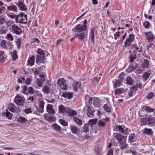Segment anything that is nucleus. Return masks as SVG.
Returning a JSON list of instances; mask_svg holds the SVG:
<instances>
[{
  "mask_svg": "<svg viewBox=\"0 0 155 155\" xmlns=\"http://www.w3.org/2000/svg\"><path fill=\"white\" fill-rule=\"evenodd\" d=\"M87 20L86 19L84 20L83 25L80 24L78 25L73 28L72 31L74 33L86 31L87 30Z\"/></svg>",
  "mask_w": 155,
  "mask_h": 155,
  "instance_id": "f257e3e1",
  "label": "nucleus"
},
{
  "mask_svg": "<svg viewBox=\"0 0 155 155\" xmlns=\"http://www.w3.org/2000/svg\"><path fill=\"white\" fill-rule=\"evenodd\" d=\"M85 103H89L90 104L93 103L94 107H99L100 106V102L97 97H90L89 96H86L85 98Z\"/></svg>",
  "mask_w": 155,
  "mask_h": 155,
  "instance_id": "f03ea898",
  "label": "nucleus"
},
{
  "mask_svg": "<svg viewBox=\"0 0 155 155\" xmlns=\"http://www.w3.org/2000/svg\"><path fill=\"white\" fill-rule=\"evenodd\" d=\"M84 108V110L86 112L87 116L90 117H92L94 116V113L95 112L94 108L91 107V105H89L87 103Z\"/></svg>",
  "mask_w": 155,
  "mask_h": 155,
  "instance_id": "7ed1b4c3",
  "label": "nucleus"
},
{
  "mask_svg": "<svg viewBox=\"0 0 155 155\" xmlns=\"http://www.w3.org/2000/svg\"><path fill=\"white\" fill-rule=\"evenodd\" d=\"M27 15H24L22 12H21L17 15L15 20L17 23L25 24L27 23Z\"/></svg>",
  "mask_w": 155,
  "mask_h": 155,
  "instance_id": "20e7f679",
  "label": "nucleus"
},
{
  "mask_svg": "<svg viewBox=\"0 0 155 155\" xmlns=\"http://www.w3.org/2000/svg\"><path fill=\"white\" fill-rule=\"evenodd\" d=\"M10 29L13 33L16 35H19L22 33L21 29L15 24L12 25Z\"/></svg>",
  "mask_w": 155,
  "mask_h": 155,
  "instance_id": "39448f33",
  "label": "nucleus"
},
{
  "mask_svg": "<svg viewBox=\"0 0 155 155\" xmlns=\"http://www.w3.org/2000/svg\"><path fill=\"white\" fill-rule=\"evenodd\" d=\"M15 103L18 106H23L24 105L25 99L23 97L17 95L14 100Z\"/></svg>",
  "mask_w": 155,
  "mask_h": 155,
  "instance_id": "423d86ee",
  "label": "nucleus"
},
{
  "mask_svg": "<svg viewBox=\"0 0 155 155\" xmlns=\"http://www.w3.org/2000/svg\"><path fill=\"white\" fill-rule=\"evenodd\" d=\"M77 33L75 35V37L78 38L79 40L84 41V40L87 39L88 36V32H84L81 31Z\"/></svg>",
  "mask_w": 155,
  "mask_h": 155,
  "instance_id": "0eeeda50",
  "label": "nucleus"
},
{
  "mask_svg": "<svg viewBox=\"0 0 155 155\" xmlns=\"http://www.w3.org/2000/svg\"><path fill=\"white\" fill-rule=\"evenodd\" d=\"M144 34L147 41L148 42L153 41L155 38L154 35L151 31L145 32Z\"/></svg>",
  "mask_w": 155,
  "mask_h": 155,
  "instance_id": "6e6552de",
  "label": "nucleus"
},
{
  "mask_svg": "<svg viewBox=\"0 0 155 155\" xmlns=\"http://www.w3.org/2000/svg\"><path fill=\"white\" fill-rule=\"evenodd\" d=\"M135 40V35L134 34H130L129 35L128 38H127L124 43V46L127 47L130 45Z\"/></svg>",
  "mask_w": 155,
  "mask_h": 155,
  "instance_id": "1a4fd4ad",
  "label": "nucleus"
},
{
  "mask_svg": "<svg viewBox=\"0 0 155 155\" xmlns=\"http://www.w3.org/2000/svg\"><path fill=\"white\" fill-rule=\"evenodd\" d=\"M39 77L40 79L37 78L36 79V81L38 86L39 87H42L43 83L45 81V75L44 74H42L40 75Z\"/></svg>",
  "mask_w": 155,
  "mask_h": 155,
  "instance_id": "9d476101",
  "label": "nucleus"
},
{
  "mask_svg": "<svg viewBox=\"0 0 155 155\" xmlns=\"http://www.w3.org/2000/svg\"><path fill=\"white\" fill-rule=\"evenodd\" d=\"M154 110V108H151L149 106L143 105L141 109L139 111L138 114L140 116H142V115H141V113L142 111L153 112Z\"/></svg>",
  "mask_w": 155,
  "mask_h": 155,
  "instance_id": "9b49d317",
  "label": "nucleus"
},
{
  "mask_svg": "<svg viewBox=\"0 0 155 155\" xmlns=\"http://www.w3.org/2000/svg\"><path fill=\"white\" fill-rule=\"evenodd\" d=\"M70 109V108L69 107H64L62 104L58 106V111L60 114L67 113Z\"/></svg>",
  "mask_w": 155,
  "mask_h": 155,
  "instance_id": "f8f14e48",
  "label": "nucleus"
},
{
  "mask_svg": "<svg viewBox=\"0 0 155 155\" xmlns=\"http://www.w3.org/2000/svg\"><path fill=\"white\" fill-rule=\"evenodd\" d=\"M113 134L114 138L116 139L118 141L119 143L123 141V140L124 139H126L124 136L120 134L114 133Z\"/></svg>",
  "mask_w": 155,
  "mask_h": 155,
  "instance_id": "ddd939ff",
  "label": "nucleus"
},
{
  "mask_svg": "<svg viewBox=\"0 0 155 155\" xmlns=\"http://www.w3.org/2000/svg\"><path fill=\"white\" fill-rule=\"evenodd\" d=\"M70 127L71 132L73 134H76L80 131V129L74 125H71Z\"/></svg>",
  "mask_w": 155,
  "mask_h": 155,
  "instance_id": "4468645a",
  "label": "nucleus"
},
{
  "mask_svg": "<svg viewBox=\"0 0 155 155\" xmlns=\"http://www.w3.org/2000/svg\"><path fill=\"white\" fill-rule=\"evenodd\" d=\"M147 121L148 122V124L151 127L155 126V118L150 116L147 118Z\"/></svg>",
  "mask_w": 155,
  "mask_h": 155,
  "instance_id": "2eb2a0df",
  "label": "nucleus"
},
{
  "mask_svg": "<svg viewBox=\"0 0 155 155\" xmlns=\"http://www.w3.org/2000/svg\"><path fill=\"white\" fill-rule=\"evenodd\" d=\"M8 107V109L13 113H15L17 110V108L15 106L14 104L12 103H9Z\"/></svg>",
  "mask_w": 155,
  "mask_h": 155,
  "instance_id": "dca6fc26",
  "label": "nucleus"
},
{
  "mask_svg": "<svg viewBox=\"0 0 155 155\" xmlns=\"http://www.w3.org/2000/svg\"><path fill=\"white\" fill-rule=\"evenodd\" d=\"M126 139H124L123 141L119 143L121 150H124L126 148H128V145L126 143Z\"/></svg>",
  "mask_w": 155,
  "mask_h": 155,
  "instance_id": "f3484780",
  "label": "nucleus"
},
{
  "mask_svg": "<svg viewBox=\"0 0 155 155\" xmlns=\"http://www.w3.org/2000/svg\"><path fill=\"white\" fill-rule=\"evenodd\" d=\"M81 83L79 82H74L72 84V87L75 91H78L81 86Z\"/></svg>",
  "mask_w": 155,
  "mask_h": 155,
  "instance_id": "a211bd4d",
  "label": "nucleus"
},
{
  "mask_svg": "<svg viewBox=\"0 0 155 155\" xmlns=\"http://www.w3.org/2000/svg\"><path fill=\"white\" fill-rule=\"evenodd\" d=\"M19 9L22 11H26L27 8L26 6L21 1H19L17 4Z\"/></svg>",
  "mask_w": 155,
  "mask_h": 155,
  "instance_id": "6ab92c4d",
  "label": "nucleus"
},
{
  "mask_svg": "<svg viewBox=\"0 0 155 155\" xmlns=\"http://www.w3.org/2000/svg\"><path fill=\"white\" fill-rule=\"evenodd\" d=\"M127 91V89L124 88H117L114 91L115 94L117 95L123 94Z\"/></svg>",
  "mask_w": 155,
  "mask_h": 155,
  "instance_id": "aec40b11",
  "label": "nucleus"
},
{
  "mask_svg": "<svg viewBox=\"0 0 155 155\" xmlns=\"http://www.w3.org/2000/svg\"><path fill=\"white\" fill-rule=\"evenodd\" d=\"M47 111L50 114H53L55 113L53 109L52 105L50 104H48L47 106Z\"/></svg>",
  "mask_w": 155,
  "mask_h": 155,
  "instance_id": "412c9836",
  "label": "nucleus"
},
{
  "mask_svg": "<svg viewBox=\"0 0 155 155\" xmlns=\"http://www.w3.org/2000/svg\"><path fill=\"white\" fill-rule=\"evenodd\" d=\"M35 61V57L34 56H32L28 58L27 61V65L32 66L34 64Z\"/></svg>",
  "mask_w": 155,
  "mask_h": 155,
  "instance_id": "4be33fe9",
  "label": "nucleus"
},
{
  "mask_svg": "<svg viewBox=\"0 0 155 155\" xmlns=\"http://www.w3.org/2000/svg\"><path fill=\"white\" fill-rule=\"evenodd\" d=\"M51 127L52 129L58 132H61V127L56 123L54 124L51 125Z\"/></svg>",
  "mask_w": 155,
  "mask_h": 155,
  "instance_id": "5701e85b",
  "label": "nucleus"
},
{
  "mask_svg": "<svg viewBox=\"0 0 155 155\" xmlns=\"http://www.w3.org/2000/svg\"><path fill=\"white\" fill-rule=\"evenodd\" d=\"M42 91L44 93L48 94L50 93L51 90L48 85H45L43 87Z\"/></svg>",
  "mask_w": 155,
  "mask_h": 155,
  "instance_id": "b1692460",
  "label": "nucleus"
},
{
  "mask_svg": "<svg viewBox=\"0 0 155 155\" xmlns=\"http://www.w3.org/2000/svg\"><path fill=\"white\" fill-rule=\"evenodd\" d=\"M45 119L49 122H53L55 121V118L53 117L50 116L48 114L44 115Z\"/></svg>",
  "mask_w": 155,
  "mask_h": 155,
  "instance_id": "393cba45",
  "label": "nucleus"
},
{
  "mask_svg": "<svg viewBox=\"0 0 155 155\" xmlns=\"http://www.w3.org/2000/svg\"><path fill=\"white\" fill-rule=\"evenodd\" d=\"M143 133L146 134L148 135H152L153 134V131L151 129L146 128L144 129Z\"/></svg>",
  "mask_w": 155,
  "mask_h": 155,
  "instance_id": "a878e982",
  "label": "nucleus"
},
{
  "mask_svg": "<svg viewBox=\"0 0 155 155\" xmlns=\"http://www.w3.org/2000/svg\"><path fill=\"white\" fill-rule=\"evenodd\" d=\"M113 82L114 84V88H117V87L120 86L121 84V83L122 82H121L119 80H115L114 81H113Z\"/></svg>",
  "mask_w": 155,
  "mask_h": 155,
  "instance_id": "bb28decb",
  "label": "nucleus"
},
{
  "mask_svg": "<svg viewBox=\"0 0 155 155\" xmlns=\"http://www.w3.org/2000/svg\"><path fill=\"white\" fill-rule=\"evenodd\" d=\"M7 9L10 11L15 12L17 11V7L14 5H12L7 7Z\"/></svg>",
  "mask_w": 155,
  "mask_h": 155,
  "instance_id": "cd10ccee",
  "label": "nucleus"
},
{
  "mask_svg": "<svg viewBox=\"0 0 155 155\" xmlns=\"http://www.w3.org/2000/svg\"><path fill=\"white\" fill-rule=\"evenodd\" d=\"M149 61L147 59H144L142 66L143 68H149Z\"/></svg>",
  "mask_w": 155,
  "mask_h": 155,
  "instance_id": "c85d7f7f",
  "label": "nucleus"
},
{
  "mask_svg": "<svg viewBox=\"0 0 155 155\" xmlns=\"http://www.w3.org/2000/svg\"><path fill=\"white\" fill-rule=\"evenodd\" d=\"M74 120L78 125L81 126L82 124V121L77 117H74Z\"/></svg>",
  "mask_w": 155,
  "mask_h": 155,
  "instance_id": "c756f323",
  "label": "nucleus"
},
{
  "mask_svg": "<svg viewBox=\"0 0 155 155\" xmlns=\"http://www.w3.org/2000/svg\"><path fill=\"white\" fill-rule=\"evenodd\" d=\"M13 61H15L18 58V55L17 54V52L16 50H14L13 52L11 53Z\"/></svg>",
  "mask_w": 155,
  "mask_h": 155,
  "instance_id": "7c9ffc66",
  "label": "nucleus"
},
{
  "mask_svg": "<svg viewBox=\"0 0 155 155\" xmlns=\"http://www.w3.org/2000/svg\"><path fill=\"white\" fill-rule=\"evenodd\" d=\"M126 82L127 84L131 85L133 84V81L130 77L128 76L126 78Z\"/></svg>",
  "mask_w": 155,
  "mask_h": 155,
  "instance_id": "2f4dec72",
  "label": "nucleus"
},
{
  "mask_svg": "<svg viewBox=\"0 0 155 155\" xmlns=\"http://www.w3.org/2000/svg\"><path fill=\"white\" fill-rule=\"evenodd\" d=\"M95 31L94 28H92L90 31V35L91 37V40L93 43L94 42V32Z\"/></svg>",
  "mask_w": 155,
  "mask_h": 155,
  "instance_id": "473e14b6",
  "label": "nucleus"
},
{
  "mask_svg": "<svg viewBox=\"0 0 155 155\" xmlns=\"http://www.w3.org/2000/svg\"><path fill=\"white\" fill-rule=\"evenodd\" d=\"M150 74L148 72H146L143 75V78L144 81H146L149 78Z\"/></svg>",
  "mask_w": 155,
  "mask_h": 155,
  "instance_id": "72a5a7b5",
  "label": "nucleus"
},
{
  "mask_svg": "<svg viewBox=\"0 0 155 155\" xmlns=\"http://www.w3.org/2000/svg\"><path fill=\"white\" fill-rule=\"evenodd\" d=\"M97 120V119H94L89 120L88 122V125L92 127L93 125L96 124Z\"/></svg>",
  "mask_w": 155,
  "mask_h": 155,
  "instance_id": "f704fd0d",
  "label": "nucleus"
},
{
  "mask_svg": "<svg viewBox=\"0 0 155 155\" xmlns=\"http://www.w3.org/2000/svg\"><path fill=\"white\" fill-rule=\"evenodd\" d=\"M66 83V81L64 78H61L58 80L57 81V84L59 87L63 85Z\"/></svg>",
  "mask_w": 155,
  "mask_h": 155,
  "instance_id": "c9c22d12",
  "label": "nucleus"
},
{
  "mask_svg": "<svg viewBox=\"0 0 155 155\" xmlns=\"http://www.w3.org/2000/svg\"><path fill=\"white\" fill-rule=\"evenodd\" d=\"M17 121L18 122L21 123H24L28 121L25 118L23 117H19Z\"/></svg>",
  "mask_w": 155,
  "mask_h": 155,
  "instance_id": "e433bc0d",
  "label": "nucleus"
},
{
  "mask_svg": "<svg viewBox=\"0 0 155 155\" xmlns=\"http://www.w3.org/2000/svg\"><path fill=\"white\" fill-rule=\"evenodd\" d=\"M155 97V94L153 92H150L146 97L147 99L150 100L152 99L153 98Z\"/></svg>",
  "mask_w": 155,
  "mask_h": 155,
  "instance_id": "4c0bfd02",
  "label": "nucleus"
},
{
  "mask_svg": "<svg viewBox=\"0 0 155 155\" xmlns=\"http://www.w3.org/2000/svg\"><path fill=\"white\" fill-rule=\"evenodd\" d=\"M7 30L5 26L2 25L0 27V32L1 34H5L7 33Z\"/></svg>",
  "mask_w": 155,
  "mask_h": 155,
  "instance_id": "58836bf2",
  "label": "nucleus"
},
{
  "mask_svg": "<svg viewBox=\"0 0 155 155\" xmlns=\"http://www.w3.org/2000/svg\"><path fill=\"white\" fill-rule=\"evenodd\" d=\"M106 124L105 122L102 120L99 121L98 123V126L99 127H104Z\"/></svg>",
  "mask_w": 155,
  "mask_h": 155,
  "instance_id": "ea45409f",
  "label": "nucleus"
},
{
  "mask_svg": "<svg viewBox=\"0 0 155 155\" xmlns=\"http://www.w3.org/2000/svg\"><path fill=\"white\" fill-rule=\"evenodd\" d=\"M5 112V115L8 119L11 120L12 118V114L10 112L8 111L6 109Z\"/></svg>",
  "mask_w": 155,
  "mask_h": 155,
  "instance_id": "a19ab883",
  "label": "nucleus"
},
{
  "mask_svg": "<svg viewBox=\"0 0 155 155\" xmlns=\"http://www.w3.org/2000/svg\"><path fill=\"white\" fill-rule=\"evenodd\" d=\"M67 113H68L69 115L71 117L76 116L77 115V113L75 111L70 109Z\"/></svg>",
  "mask_w": 155,
  "mask_h": 155,
  "instance_id": "79ce46f5",
  "label": "nucleus"
},
{
  "mask_svg": "<svg viewBox=\"0 0 155 155\" xmlns=\"http://www.w3.org/2000/svg\"><path fill=\"white\" fill-rule=\"evenodd\" d=\"M103 107L104 110L107 112L110 113L111 109L110 106H109L107 104H105L104 105Z\"/></svg>",
  "mask_w": 155,
  "mask_h": 155,
  "instance_id": "37998d69",
  "label": "nucleus"
},
{
  "mask_svg": "<svg viewBox=\"0 0 155 155\" xmlns=\"http://www.w3.org/2000/svg\"><path fill=\"white\" fill-rule=\"evenodd\" d=\"M15 23V22L13 21L8 20L6 21V25L8 28L10 27H11V28H12V25H14Z\"/></svg>",
  "mask_w": 155,
  "mask_h": 155,
  "instance_id": "c03bdc74",
  "label": "nucleus"
},
{
  "mask_svg": "<svg viewBox=\"0 0 155 155\" xmlns=\"http://www.w3.org/2000/svg\"><path fill=\"white\" fill-rule=\"evenodd\" d=\"M135 135L134 133L130 134L129 137V141L130 142L132 143L134 142V138Z\"/></svg>",
  "mask_w": 155,
  "mask_h": 155,
  "instance_id": "a18cd8bd",
  "label": "nucleus"
},
{
  "mask_svg": "<svg viewBox=\"0 0 155 155\" xmlns=\"http://www.w3.org/2000/svg\"><path fill=\"white\" fill-rule=\"evenodd\" d=\"M129 61L131 63L134 62V60L136 59L137 57L136 54L134 55L131 54L129 57Z\"/></svg>",
  "mask_w": 155,
  "mask_h": 155,
  "instance_id": "49530a36",
  "label": "nucleus"
},
{
  "mask_svg": "<svg viewBox=\"0 0 155 155\" xmlns=\"http://www.w3.org/2000/svg\"><path fill=\"white\" fill-rule=\"evenodd\" d=\"M143 25L144 28L147 29H149L151 26V24L148 21L144 22Z\"/></svg>",
  "mask_w": 155,
  "mask_h": 155,
  "instance_id": "de8ad7c7",
  "label": "nucleus"
},
{
  "mask_svg": "<svg viewBox=\"0 0 155 155\" xmlns=\"http://www.w3.org/2000/svg\"><path fill=\"white\" fill-rule=\"evenodd\" d=\"M132 48L134 50V52L138 51L139 52H140L142 51V50L141 49H139L138 47L135 45H132Z\"/></svg>",
  "mask_w": 155,
  "mask_h": 155,
  "instance_id": "09e8293b",
  "label": "nucleus"
},
{
  "mask_svg": "<svg viewBox=\"0 0 155 155\" xmlns=\"http://www.w3.org/2000/svg\"><path fill=\"white\" fill-rule=\"evenodd\" d=\"M147 118L146 119L145 118H142L140 120V125L141 126H144L147 124Z\"/></svg>",
  "mask_w": 155,
  "mask_h": 155,
  "instance_id": "8fccbe9b",
  "label": "nucleus"
},
{
  "mask_svg": "<svg viewBox=\"0 0 155 155\" xmlns=\"http://www.w3.org/2000/svg\"><path fill=\"white\" fill-rule=\"evenodd\" d=\"M124 74L123 72H121L118 76V79L121 82H123V80L125 78L124 77Z\"/></svg>",
  "mask_w": 155,
  "mask_h": 155,
  "instance_id": "3c124183",
  "label": "nucleus"
},
{
  "mask_svg": "<svg viewBox=\"0 0 155 155\" xmlns=\"http://www.w3.org/2000/svg\"><path fill=\"white\" fill-rule=\"evenodd\" d=\"M59 122L63 126H68V123L63 119H60Z\"/></svg>",
  "mask_w": 155,
  "mask_h": 155,
  "instance_id": "603ef678",
  "label": "nucleus"
},
{
  "mask_svg": "<svg viewBox=\"0 0 155 155\" xmlns=\"http://www.w3.org/2000/svg\"><path fill=\"white\" fill-rule=\"evenodd\" d=\"M7 21L4 17L0 18V25H6Z\"/></svg>",
  "mask_w": 155,
  "mask_h": 155,
  "instance_id": "864d4df0",
  "label": "nucleus"
},
{
  "mask_svg": "<svg viewBox=\"0 0 155 155\" xmlns=\"http://www.w3.org/2000/svg\"><path fill=\"white\" fill-rule=\"evenodd\" d=\"M83 131L85 133H87L89 131V128L88 125L86 124H84L83 128Z\"/></svg>",
  "mask_w": 155,
  "mask_h": 155,
  "instance_id": "5fc2aeb1",
  "label": "nucleus"
},
{
  "mask_svg": "<svg viewBox=\"0 0 155 155\" xmlns=\"http://www.w3.org/2000/svg\"><path fill=\"white\" fill-rule=\"evenodd\" d=\"M12 45L11 42H8L6 43L5 48L7 49H10L12 48Z\"/></svg>",
  "mask_w": 155,
  "mask_h": 155,
  "instance_id": "6e6d98bb",
  "label": "nucleus"
},
{
  "mask_svg": "<svg viewBox=\"0 0 155 155\" xmlns=\"http://www.w3.org/2000/svg\"><path fill=\"white\" fill-rule=\"evenodd\" d=\"M28 92L31 94H33L35 93V92L37 93V92L34 90L33 88L31 87H29L28 88Z\"/></svg>",
  "mask_w": 155,
  "mask_h": 155,
  "instance_id": "4d7b16f0",
  "label": "nucleus"
},
{
  "mask_svg": "<svg viewBox=\"0 0 155 155\" xmlns=\"http://www.w3.org/2000/svg\"><path fill=\"white\" fill-rule=\"evenodd\" d=\"M6 44V41L4 40H2L0 43L1 46L4 48H5Z\"/></svg>",
  "mask_w": 155,
  "mask_h": 155,
  "instance_id": "13d9d810",
  "label": "nucleus"
},
{
  "mask_svg": "<svg viewBox=\"0 0 155 155\" xmlns=\"http://www.w3.org/2000/svg\"><path fill=\"white\" fill-rule=\"evenodd\" d=\"M7 39L9 41H12L13 40V38L11 34H8L6 35Z\"/></svg>",
  "mask_w": 155,
  "mask_h": 155,
  "instance_id": "bf43d9fd",
  "label": "nucleus"
},
{
  "mask_svg": "<svg viewBox=\"0 0 155 155\" xmlns=\"http://www.w3.org/2000/svg\"><path fill=\"white\" fill-rule=\"evenodd\" d=\"M15 44L17 45V48L19 49L21 48V40L18 39L15 42Z\"/></svg>",
  "mask_w": 155,
  "mask_h": 155,
  "instance_id": "052dcab7",
  "label": "nucleus"
},
{
  "mask_svg": "<svg viewBox=\"0 0 155 155\" xmlns=\"http://www.w3.org/2000/svg\"><path fill=\"white\" fill-rule=\"evenodd\" d=\"M60 87L61 89H62L64 90H67L68 87V84H66V83L63 84V85H62Z\"/></svg>",
  "mask_w": 155,
  "mask_h": 155,
  "instance_id": "680f3d73",
  "label": "nucleus"
},
{
  "mask_svg": "<svg viewBox=\"0 0 155 155\" xmlns=\"http://www.w3.org/2000/svg\"><path fill=\"white\" fill-rule=\"evenodd\" d=\"M31 6H32L33 7L31 9V12L32 13H34L35 11L36 8V5L35 2L32 3V5H31ZM33 14H34V13H33Z\"/></svg>",
  "mask_w": 155,
  "mask_h": 155,
  "instance_id": "e2e57ef3",
  "label": "nucleus"
},
{
  "mask_svg": "<svg viewBox=\"0 0 155 155\" xmlns=\"http://www.w3.org/2000/svg\"><path fill=\"white\" fill-rule=\"evenodd\" d=\"M37 52L39 54L42 56H44L45 55V53L44 51L41 49L38 48V50Z\"/></svg>",
  "mask_w": 155,
  "mask_h": 155,
  "instance_id": "0e129e2a",
  "label": "nucleus"
},
{
  "mask_svg": "<svg viewBox=\"0 0 155 155\" xmlns=\"http://www.w3.org/2000/svg\"><path fill=\"white\" fill-rule=\"evenodd\" d=\"M31 110V108H25L24 110V112L27 114H29L32 112Z\"/></svg>",
  "mask_w": 155,
  "mask_h": 155,
  "instance_id": "69168bd1",
  "label": "nucleus"
},
{
  "mask_svg": "<svg viewBox=\"0 0 155 155\" xmlns=\"http://www.w3.org/2000/svg\"><path fill=\"white\" fill-rule=\"evenodd\" d=\"M27 87L25 85L23 86V90L22 91V93L23 94H27Z\"/></svg>",
  "mask_w": 155,
  "mask_h": 155,
  "instance_id": "338daca9",
  "label": "nucleus"
},
{
  "mask_svg": "<svg viewBox=\"0 0 155 155\" xmlns=\"http://www.w3.org/2000/svg\"><path fill=\"white\" fill-rule=\"evenodd\" d=\"M121 33V32L120 31L117 32L116 33L114 34V39L115 40H117L120 36V34Z\"/></svg>",
  "mask_w": 155,
  "mask_h": 155,
  "instance_id": "774afa93",
  "label": "nucleus"
}]
</instances>
